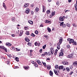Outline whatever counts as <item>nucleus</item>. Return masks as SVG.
Masks as SVG:
<instances>
[{
    "instance_id": "f257e3e1",
    "label": "nucleus",
    "mask_w": 77,
    "mask_h": 77,
    "mask_svg": "<svg viewBox=\"0 0 77 77\" xmlns=\"http://www.w3.org/2000/svg\"><path fill=\"white\" fill-rule=\"evenodd\" d=\"M58 67H59L58 65H56L55 66V68L56 70L54 69V70L55 74L56 75H58V73H57V70L58 69Z\"/></svg>"
},
{
    "instance_id": "f03ea898",
    "label": "nucleus",
    "mask_w": 77,
    "mask_h": 77,
    "mask_svg": "<svg viewBox=\"0 0 77 77\" xmlns=\"http://www.w3.org/2000/svg\"><path fill=\"white\" fill-rule=\"evenodd\" d=\"M65 18V17L63 16H61L59 17V20L61 21H64V19Z\"/></svg>"
},
{
    "instance_id": "7ed1b4c3",
    "label": "nucleus",
    "mask_w": 77,
    "mask_h": 77,
    "mask_svg": "<svg viewBox=\"0 0 77 77\" xmlns=\"http://www.w3.org/2000/svg\"><path fill=\"white\" fill-rule=\"evenodd\" d=\"M73 54H70L69 55H66V57L68 58H72L73 57Z\"/></svg>"
},
{
    "instance_id": "20e7f679",
    "label": "nucleus",
    "mask_w": 77,
    "mask_h": 77,
    "mask_svg": "<svg viewBox=\"0 0 77 77\" xmlns=\"http://www.w3.org/2000/svg\"><path fill=\"white\" fill-rule=\"evenodd\" d=\"M68 41L69 42V43H73L74 40L73 39L71 38H68L67 39Z\"/></svg>"
},
{
    "instance_id": "39448f33",
    "label": "nucleus",
    "mask_w": 77,
    "mask_h": 77,
    "mask_svg": "<svg viewBox=\"0 0 77 77\" xmlns=\"http://www.w3.org/2000/svg\"><path fill=\"white\" fill-rule=\"evenodd\" d=\"M45 23H48V24H51V21L47 20H45Z\"/></svg>"
},
{
    "instance_id": "423d86ee",
    "label": "nucleus",
    "mask_w": 77,
    "mask_h": 77,
    "mask_svg": "<svg viewBox=\"0 0 77 77\" xmlns=\"http://www.w3.org/2000/svg\"><path fill=\"white\" fill-rule=\"evenodd\" d=\"M58 69L59 70H61V69H63V66H59L58 67Z\"/></svg>"
},
{
    "instance_id": "0eeeda50",
    "label": "nucleus",
    "mask_w": 77,
    "mask_h": 77,
    "mask_svg": "<svg viewBox=\"0 0 77 77\" xmlns=\"http://www.w3.org/2000/svg\"><path fill=\"white\" fill-rule=\"evenodd\" d=\"M30 9L29 8H26V12L27 14H28L29 13V12H30Z\"/></svg>"
},
{
    "instance_id": "6e6552de",
    "label": "nucleus",
    "mask_w": 77,
    "mask_h": 77,
    "mask_svg": "<svg viewBox=\"0 0 77 77\" xmlns=\"http://www.w3.org/2000/svg\"><path fill=\"white\" fill-rule=\"evenodd\" d=\"M54 15H55V12L53 11L51 13V15H50L51 18H52Z\"/></svg>"
},
{
    "instance_id": "1a4fd4ad",
    "label": "nucleus",
    "mask_w": 77,
    "mask_h": 77,
    "mask_svg": "<svg viewBox=\"0 0 77 77\" xmlns=\"http://www.w3.org/2000/svg\"><path fill=\"white\" fill-rule=\"evenodd\" d=\"M35 45L36 46L38 45V47H39L40 45V43H37V42H35Z\"/></svg>"
},
{
    "instance_id": "9d476101",
    "label": "nucleus",
    "mask_w": 77,
    "mask_h": 77,
    "mask_svg": "<svg viewBox=\"0 0 77 77\" xmlns=\"http://www.w3.org/2000/svg\"><path fill=\"white\" fill-rule=\"evenodd\" d=\"M73 65L74 66H77V61H75L73 63Z\"/></svg>"
},
{
    "instance_id": "9b49d317",
    "label": "nucleus",
    "mask_w": 77,
    "mask_h": 77,
    "mask_svg": "<svg viewBox=\"0 0 77 77\" xmlns=\"http://www.w3.org/2000/svg\"><path fill=\"white\" fill-rule=\"evenodd\" d=\"M62 38H60L59 40L58 44L59 45H60V44H62Z\"/></svg>"
},
{
    "instance_id": "f8f14e48",
    "label": "nucleus",
    "mask_w": 77,
    "mask_h": 77,
    "mask_svg": "<svg viewBox=\"0 0 77 77\" xmlns=\"http://www.w3.org/2000/svg\"><path fill=\"white\" fill-rule=\"evenodd\" d=\"M42 9H43V12H45V6L44 5H43L42 6Z\"/></svg>"
},
{
    "instance_id": "ddd939ff",
    "label": "nucleus",
    "mask_w": 77,
    "mask_h": 77,
    "mask_svg": "<svg viewBox=\"0 0 77 77\" xmlns=\"http://www.w3.org/2000/svg\"><path fill=\"white\" fill-rule=\"evenodd\" d=\"M47 67L48 70H50V68H51V66L49 65H47Z\"/></svg>"
},
{
    "instance_id": "4468645a",
    "label": "nucleus",
    "mask_w": 77,
    "mask_h": 77,
    "mask_svg": "<svg viewBox=\"0 0 77 77\" xmlns=\"http://www.w3.org/2000/svg\"><path fill=\"white\" fill-rule=\"evenodd\" d=\"M6 45H7V46H8L9 47L10 46H11V44L10 43H9V42H7L6 43Z\"/></svg>"
},
{
    "instance_id": "2eb2a0df",
    "label": "nucleus",
    "mask_w": 77,
    "mask_h": 77,
    "mask_svg": "<svg viewBox=\"0 0 77 77\" xmlns=\"http://www.w3.org/2000/svg\"><path fill=\"white\" fill-rule=\"evenodd\" d=\"M36 62H37L38 63L39 65H41L42 64V63H41V61H40V60H37V61H36Z\"/></svg>"
},
{
    "instance_id": "dca6fc26",
    "label": "nucleus",
    "mask_w": 77,
    "mask_h": 77,
    "mask_svg": "<svg viewBox=\"0 0 77 77\" xmlns=\"http://www.w3.org/2000/svg\"><path fill=\"white\" fill-rule=\"evenodd\" d=\"M29 6V4L28 3H25L24 4V8H27Z\"/></svg>"
},
{
    "instance_id": "f3484780",
    "label": "nucleus",
    "mask_w": 77,
    "mask_h": 77,
    "mask_svg": "<svg viewBox=\"0 0 77 77\" xmlns=\"http://www.w3.org/2000/svg\"><path fill=\"white\" fill-rule=\"evenodd\" d=\"M25 40L26 42H29L30 41V40H29V39L27 37H26L25 38Z\"/></svg>"
},
{
    "instance_id": "a211bd4d",
    "label": "nucleus",
    "mask_w": 77,
    "mask_h": 77,
    "mask_svg": "<svg viewBox=\"0 0 77 77\" xmlns=\"http://www.w3.org/2000/svg\"><path fill=\"white\" fill-rule=\"evenodd\" d=\"M28 22L30 24H33V21L31 20H29Z\"/></svg>"
},
{
    "instance_id": "6ab92c4d",
    "label": "nucleus",
    "mask_w": 77,
    "mask_h": 77,
    "mask_svg": "<svg viewBox=\"0 0 77 77\" xmlns=\"http://www.w3.org/2000/svg\"><path fill=\"white\" fill-rule=\"evenodd\" d=\"M47 30H48V32H51V29L48 27L47 28Z\"/></svg>"
},
{
    "instance_id": "aec40b11",
    "label": "nucleus",
    "mask_w": 77,
    "mask_h": 77,
    "mask_svg": "<svg viewBox=\"0 0 77 77\" xmlns=\"http://www.w3.org/2000/svg\"><path fill=\"white\" fill-rule=\"evenodd\" d=\"M59 56H63V53L62 52H61L60 53V54L59 55Z\"/></svg>"
},
{
    "instance_id": "412c9836",
    "label": "nucleus",
    "mask_w": 77,
    "mask_h": 77,
    "mask_svg": "<svg viewBox=\"0 0 77 77\" xmlns=\"http://www.w3.org/2000/svg\"><path fill=\"white\" fill-rule=\"evenodd\" d=\"M49 74L50 75H53V72L51 70L50 71Z\"/></svg>"
},
{
    "instance_id": "4be33fe9",
    "label": "nucleus",
    "mask_w": 77,
    "mask_h": 77,
    "mask_svg": "<svg viewBox=\"0 0 77 77\" xmlns=\"http://www.w3.org/2000/svg\"><path fill=\"white\" fill-rule=\"evenodd\" d=\"M60 45H57V48L58 50H60Z\"/></svg>"
},
{
    "instance_id": "5701e85b",
    "label": "nucleus",
    "mask_w": 77,
    "mask_h": 77,
    "mask_svg": "<svg viewBox=\"0 0 77 77\" xmlns=\"http://www.w3.org/2000/svg\"><path fill=\"white\" fill-rule=\"evenodd\" d=\"M51 11L50 10H47L46 11V14H50V13Z\"/></svg>"
},
{
    "instance_id": "b1692460",
    "label": "nucleus",
    "mask_w": 77,
    "mask_h": 77,
    "mask_svg": "<svg viewBox=\"0 0 77 77\" xmlns=\"http://www.w3.org/2000/svg\"><path fill=\"white\" fill-rule=\"evenodd\" d=\"M11 50H15V48H14V47L12 46L11 48H10Z\"/></svg>"
},
{
    "instance_id": "393cba45",
    "label": "nucleus",
    "mask_w": 77,
    "mask_h": 77,
    "mask_svg": "<svg viewBox=\"0 0 77 77\" xmlns=\"http://www.w3.org/2000/svg\"><path fill=\"white\" fill-rule=\"evenodd\" d=\"M18 57H15V60L17 62H19V60H18Z\"/></svg>"
},
{
    "instance_id": "a878e982",
    "label": "nucleus",
    "mask_w": 77,
    "mask_h": 77,
    "mask_svg": "<svg viewBox=\"0 0 77 77\" xmlns=\"http://www.w3.org/2000/svg\"><path fill=\"white\" fill-rule=\"evenodd\" d=\"M72 25L73 27H77V26L75 23H73Z\"/></svg>"
},
{
    "instance_id": "bb28decb",
    "label": "nucleus",
    "mask_w": 77,
    "mask_h": 77,
    "mask_svg": "<svg viewBox=\"0 0 77 77\" xmlns=\"http://www.w3.org/2000/svg\"><path fill=\"white\" fill-rule=\"evenodd\" d=\"M27 45H29V46H32V43L29 42L27 44Z\"/></svg>"
},
{
    "instance_id": "cd10ccee",
    "label": "nucleus",
    "mask_w": 77,
    "mask_h": 77,
    "mask_svg": "<svg viewBox=\"0 0 77 77\" xmlns=\"http://www.w3.org/2000/svg\"><path fill=\"white\" fill-rule=\"evenodd\" d=\"M73 45H77V43H76V42H73Z\"/></svg>"
},
{
    "instance_id": "c85d7f7f",
    "label": "nucleus",
    "mask_w": 77,
    "mask_h": 77,
    "mask_svg": "<svg viewBox=\"0 0 77 77\" xmlns=\"http://www.w3.org/2000/svg\"><path fill=\"white\" fill-rule=\"evenodd\" d=\"M66 69L67 71H70V69H69V67H67L66 68Z\"/></svg>"
},
{
    "instance_id": "c756f323",
    "label": "nucleus",
    "mask_w": 77,
    "mask_h": 77,
    "mask_svg": "<svg viewBox=\"0 0 77 77\" xmlns=\"http://www.w3.org/2000/svg\"><path fill=\"white\" fill-rule=\"evenodd\" d=\"M0 48H1V49H4V48H5V47L3 46H0Z\"/></svg>"
},
{
    "instance_id": "7c9ffc66",
    "label": "nucleus",
    "mask_w": 77,
    "mask_h": 77,
    "mask_svg": "<svg viewBox=\"0 0 77 77\" xmlns=\"http://www.w3.org/2000/svg\"><path fill=\"white\" fill-rule=\"evenodd\" d=\"M3 50H5L6 52H7V48H6L4 47Z\"/></svg>"
},
{
    "instance_id": "2f4dec72",
    "label": "nucleus",
    "mask_w": 77,
    "mask_h": 77,
    "mask_svg": "<svg viewBox=\"0 0 77 77\" xmlns=\"http://www.w3.org/2000/svg\"><path fill=\"white\" fill-rule=\"evenodd\" d=\"M31 36H32L33 37H35V34H33V33H32L31 35Z\"/></svg>"
},
{
    "instance_id": "473e14b6",
    "label": "nucleus",
    "mask_w": 77,
    "mask_h": 77,
    "mask_svg": "<svg viewBox=\"0 0 77 77\" xmlns=\"http://www.w3.org/2000/svg\"><path fill=\"white\" fill-rule=\"evenodd\" d=\"M64 23V22H61L60 23V26H63Z\"/></svg>"
},
{
    "instance_id": "72a5a7b5",
    "label": "nucleus",
    "mask_w": 77,
    "mask_h": 77,
    "mask_svg": "<svg viewBox=\"0 0 77 77\" xmlns=\"http://www.w3.org/2000/svg\"><path fill=\"white\" fill-rule=\"evenodd\" d=\"M30 33H29V32L28 31L26 32V35H29Z\"/></svg>"
},
{
    "instance_id": "f704fd0d",
    "label": "nucleus",
    "mask_w": 77,
    "mask_h": 77,
    "mask_svg": "<svg viewBox=\"0 0 77 77\" xmlns=\"http://www.w3.org/2000/svg\"><path fill=\"white\" fill-rule=\"evenodd\" d=\"M35 11H37L38 12V11H39V8H38L37 7H36V9H35Z\"/></svg>"
},
{
    "instance_id": "c9c22d12",
    "label": "nucleus",
    "mask_w": 77,
    "mask_h": 77,
    "mask_svg": "<svg viewBox=\"0 0 77 77\" xmlns=\"http://www.w3.org/2000/svg\"><path fill=\"white\" fill-rule=\"evenodd\" d=\"M42 63L43 65L45 66H46V63H44L43 62H42Z\"/></svg>"
},
{
    "instance_id": "e433bc0d",
    "label": "nucleus",
    "mask_w": 77,
    "mask_h": 77,
    "mask_svg": "<svg viewBox=\"0 0 77 77\" xmlns=\"http://www.w3.org/2000/svg\"><path fill=\"white\" fill-rule=\"evenodd\" d=\"M3 7L5 8H6V6L5 5V3H3Z\"/></svg>"
},
{
    "instance_id": "4c0bfd02",
    "label": "nucleus",
    "mask_w": 77,
    "mask_h": 77,
    "mask_svg": "<svg viewBox=\"0 0 77 77\" xmlns=\"http://www.w3.org/2000/svg\"><path fill=\"white\" fill-rule=\"evenodd\" d=\"M45 47H46V45H45L43 46V49H45Z\"/></svg>"
},
{
    "instance_id": "58836bf2",
    "label": "nucleus",
    "mask_w": 77,
    "mask_h": 77,
    "mask_svg": "<svg viewBox=\"0 0 77 77\" xmlns=\"http://www.w3.org/2000/svg\"><path fill=\"white\" fill-rule=\"evenodd\" d=\"M35 33L36 34V35H38V31L37 30L35 31Z\"/></svg>"
},
{
    "instance_id": "ea45409f",
    "label": "nucleus",
    "mask_w": 77,
    "mask_h": 77,
    "mask_svg": "<svg viewBox=\"0 0 77 77\" xmlns=\"http://www.w3.org/2000/svg\"><path fill=\"white\" fill-rule=\"evenodd\" d=\"M75 8L76 11H77V5H75Z\"/></svg>"
},
{
    "instance_id": "a19ab883",
    "label": "nucleus",
    "mask_w": 77,
    "mask_h": 77,
    "mask_svg": "<svg viewBox=\"0 0 77 77\" xmlns=\"http://www.w3.org/2000/svg\"><path fill=\"white\" fill-rule=\"evenodd\" d=\"M66 26H67L68 27H70V25H69V24L68 23H67V24Z\"/></svg>"
},
{
    "instance_id": "79ce46f5",
    "label": "nucleus",
    "mask_w": 77,
    "mask_h": 77,
    "mask_svg": "<svg viewBox=\"0 0 77 77\" xmlns=\"http://www.w3.org/2000/svg\"><path fill=\"white\" fill-rule=\"evenodd\" d=\"M63 27H65V26H66V24H64L63 25Z\"/></svg>"
},
{
    "instance_id": "37998d69",
    "label": "nucleus",
    "mask_w": 77,
    "mask_h": 77,
    "mask_svg": "<svg viewBox=\"0 0 77 77\" xmlns=\"http://www.w3.org/2000/svg\"><path fill=\"white\" fill-rule=\"evenodd\" d=\"M34 66H35V67H38V65H37V64L36 63L35 64H34Z\"/></svg>"
},
{
    "instance_id": "c03bdc74",
    "label": "nucleus",
    "mask_w": 77,
    "mask_h": 77,
    "mask_svg": "<svg viewBox=\"0 0 77 77\" xmlns=\"http://www.w3.org/2000/svg\"><path fill=\"white\" fill-rule=\"evenodd\" d=\"M44 37H45V38H46L47 39H48V36H47L46 35H44Z\"/></svg>"
},
{
    "instance_id": "a18cd8bd",
    "label": "nucleus",
    "mask_w": 77,
    "mask_h": 77,
    "mask_svg": "<svg viewBox=\"0 0 77 77\" xmlns=\"http://www.w3.org/2000/svg\"><path fill=\"white\" fill-rule=\"evenodd\" d=\"M24 68L25 69H28V67L26 66L24 67Z\"/></svg>"
},
{
    "instance_id": "49530a36",
    "label": "nucleus",
    "mask_w": 77,
    "mask_h": 77,
    "mask_svg": "<svg viewBox=\"0 0 77 77\" xmlns=\"http://www.w3.org/2000/svg\"><path fill=\"white\" fill-rule=\"evenodd\" d=\"M67 48H70V46L69 45H67Z\"/></svg>"
},
{
    "instance_id": "de8ad7c7",
    "label": "nucleus",
    "mask_w": 77,
    "mask_h": 77,
    "mask_svg": "<svg viewBox=\"0 0 77 77\" xmlns=\"http://www.w3.org/2000/svg\"><path fill=\"white\" fill-rule=\"evenodd\" d=\"M31 15H33L34 14V12L33 11H31Z\"/></svg>"
},
{
    "instance_id": "09e8293b",
    "label": "nucleus",
    "mask_w": 77,
    "mask_h": 77,
    "mask_svg": "<svg viewBox=\"0 0 77 77\" xmlns=\"http://www.w3.org/2000/svg\"><path fill=\"white\" fill-rule=\"evenodd\" d=\"M68 62L66 61L65 63V65H68Z\"/></svg>"
},
{
    "instance_id": "8fccbe9b",
    "label": "nucleus",
    "mask_w": 77,
    "mask_h": 77,
    "mask_svg": "<svg viewBox=\"0 0 77 77\" xmlns=\"http://www.w3.org/2000/svg\"><path fill=\"white\" fill-rule=\"evenodd\" d=\"M59 4V2L57 1V3H56V5H58Z\"/></svg>"
},
{
    "instance_id": "3c124183",
    "label": "nucleus",
    "mask_w": 77,
    "mask_h": 77,
    "mask_svg": "<svg viewBox=\"0 0 77 77\" xmlns=\"http://www.w3.org/2000/svg\"><path fill=\"white\" fill-rule=\"evenodd\" d=\"M73 72L72 71L70 72V73H69V74H70V75H72V74H73Z\"/></svg>"
},
{
    "instance_id": "603ef678",
    "label": "nucleus",
    "mask_w": 77,
    "mask_h": 77,
    "mask_svg": "<svg viewBox=\"0 0 77 77\" xmlns=\"http://www.w3.org/2000/svg\"><path fill=\"white\" fill-rule=\"evenodd\" d=\"M16 51H20V49H18L17 48H16Z\"/></svg>"
},
{
    "instance_id": "864d4df0",
    "label": "nucleus",
    "mask_w": 77,
    "mask_h": 77,
    "mask_svg": "<svg viewBox=\"0 0 77 77\" xmlns=\"http://www.w3.org/2000/svg\"><path fill=\"white\" fill-rule=\"evenodd\" d=\"M65 62L66 61H64L63 62V65H65Z\"/></svg>"
},
{
    "instance_id": "5fc2aeb1",
    "label": "nucleus",
    "mask_w": 77,
    "mask_h": 77,
    "mask_svg": "<svg viewBox=\"0 0 77 77\" xmlns=\"http://www.w3.org/2000/svg\"><path fill=\"white\" fill-rule=\"evenodd\" d=\"M54 53V51H51V53L52 54H53Z\"/></svg>"
},
{
    "instance_id": "6e6d98bb",
    "label": "nucleus",
    "mask_w": 77,
    "mask_h": 77,
    "mask_svg": "<svg viewBox=\"0 0 77 77\" xmlns=\"http://www.w3.org/2000/svg\"><path fill=\"white\" fill-rule=\"evenodd\" d=\"M42 49H41L39 50L40 53H42Z\"/></svg>"
},
{
    "instance_id": "4d7b16f0",
    "label": "nucleus",
    "mask_w": 77,
    "mask_h": 77,
    "mask_svg": "<svg viewBox=\"0 0 77 77\" xmlns=\"http://www.w3.org/2000/svg\"><path fill=\"white\" fill-rule=\"evenodd\" d=\"M46 59H47V60H50V59L49 58V57L47 58Z\"/></svg>"
},
{
    "instance_id": "13d9d810",
    "label": "nucleus",
    "mask_w": 77,
    "mask_h": 77,
    "mask_svg": "<svg viewBox=\"0 0 77 77\" xmlns=\"http://www.w3.org/2000/svg\"><path fill=\"white\" fill-rule=\"evenodd\" d=\"M69 10H66V11L65 13L67 12H69Z\"/></svg>"
},
{
    "instance_id": "bf43d9fd",
    "label": "nucleus",
    "mask_w": 77,
    "mask_h": 77,
    "mask_svg": "<svg viewBox=\"0 0 77 77\" xmlns=\"http://www.w3.org/2000/svg\"><path fill=\"white\" fill-rule=\"evenodd\" d=\"M45 54H42V56H45Z\"/></svg>"
},
{
    "instance_id": "052dcab7",
    "label": "nucleus",
    "mask_w": 77,
    "mask_h": 77,
    "mask_svg": "<svg viewBox=\"0 0 77 77\" xmlns=\"http://www.w3.org/2000/svg\"><path fill=\"white\" fill-rule=\"evenodd\" d=\"M12 21H15V20H14V18H12Z\"/></svg>"
},
{
    "instance_id": "680f3d73",
    "label": "nucleus",
    "mask_w": 77,
    "mask_h": 77,
    "mask_svg": "<svg viewBox=\"0 0 77 77\" xmlns=\"http://www.w3.org/2000/svg\"><path fill=\"white\" fill-rule=\"evenodd\" d=\"M32 64H35V62L33 61H32Z\"/></svg>"
},
{
    "instance_id": "e2e57ef3",
    "label": "nucleus",
    "mask_w": 77,
    "mask_h": 77,
    "mask_svg": "<svg viewBox=\"0 0 77 77\" xmlns=\"http://www.w3.org/2000/svg\"><path fill=\"white\" fill-rule=\"evenodd\" d=\"M30 53H32V52H33V51L32 50H30Z\"/></svg>"
},
{
    "instance_id": "0e129e2a",
    "label": "nucleus",
    "mask_w": 77,
    "mask_h": 77,
    "mask_svg": "<svg viewBox=\"0 0 77 77\" xmlns=\"http://www.w3.org/2000/svg\"><path fill=\"white\" fill-rule=\"evenodd\" d=\"M68 2L69 3H71V0H69Z\"/></svg>"
},
{
    "instance_id": "69168bd1",
    "label": "nucleus",
    "mask_w": 77,
    "mask_h": 77,
    "mask_svg": "<svg viewBox=\"0 0 77 77\" xmlns=\"http://www.w3.org/2000/svg\"><path fill=\"white\" fill-rule=\"evenodd\" d=\"M52 30L53 31H54V28H53Z\"/></svg>"
},
{
    "instance_id": "338daca9",
    "label": "nucleus",
    "mask_w": 77,
    "mask_h": 77,
    "mask_svg": "<svg viewBox=\"0 0 77 77\" xmlns=\"http://www.w3.org/2000/svg\"><path fill=\"white\" fill-rule=\"evenodd\" d=\"M40 27H43L44 26H43V25L41 24V25H40Z\"/></svg>"
},
{
    "instance_id": "774afa93",
    "label": "nucleus",
    "mask_w": 77,
    "mask_h": 77,
    "mask_svg": "<svg viewBox=\"0 0 77 77\" xmlns=\"http://www.w3.org/2000/svg\"><path fill=\"white\" fill-rule=\"evenodd\" d=\"M45 54H48V53H47V52H45Z\"/></svg>"
}]
</instances>
